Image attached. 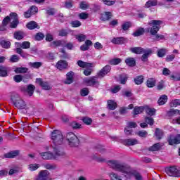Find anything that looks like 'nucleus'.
I'll use <instances>...</instances> for the list:
<instances>
[{
    "instance_id": "obj_52",
    "label": "nucleus",
    "mask_w": 180,
    "mask_h": 180,
    "mask_svg": "<svg viewBox=\"0 0 180 180\" xmlns=\"http://www.w3.org/2000/svg\"><path fill=\"white\" fill-rule=\"evenodd\" d=\"M58 36L60 37H65L68 36V30L65 29H61L58 31Z\"/></svg>"
},
{
    "instance_id": "obj_43",
    "label": "nucleus",
    "mask_w": 180,
    "mask_h": 180,
    "mask_svg": "<svg viewBox=\"0 0 180 180\" xmlns=\"http://www.w3.org/2000/svg\"><path fill=\"white\" fill-rule=\"evenodd\" d=\"M164 133L160 129L157 128L155 131V136L157 137L158 140H161L162 139Z\"/></svg>"
},
{
    "instance_id": "obj_7",
    "label": "nucleus",
    "mask_w": 180,
    "mask_h": 180,
    "mask_svg": "<svg viewBox=\"0 0 180 180\" xmlns=\"http://www.w3.org/2000/svg\"><path fill=\"white\" fill-rule=\"evenodd\" d=\"M51 148L53 149V155L56 157H64L65 155V152H64V148L61 145L58 146H52Z\"/></svg>"
},
{
    "instance_id": "obj_30",
    "label": "nucleus",
    "mask_w": 180,
    "mask_h": 180,
    "mask_svg": "<svg viewBox=\"0 0 180 180\" xmlns=\"http://www.w3.org/2000/svg\"><path fill=\"white\" fill-rule=\"evenodd\" d=\"M167 101H168V96L164 94L160 97V98L158 99V103L160 105H165V103H167Z\"/></svg>"
},
{
    "instance_id": "obj_57",
    "label": "nucleus",
    "mask_w": 180,
    "mask_h": 180,
    "mask_svg": "<svg viewBox=\"0 0 180 180\" xmlns=\"http://www.w3.org/2000/svg\"><path fill=\"white\" fill-rule=\"evenodd\" d=\"M136 134L139 137L146 138V137H147V136H148V132H147V131H139L136 132Z\"/></svg>"
},
{
    "instance_id": "obj_36",
    "label": "nucleus",
    "mask_w": 180,
    "mask_h": 180,
    "mask_svg": "<svg viewBox=\"0 0 180 180\" xmlns=\"http://www.w3.org/2000/svg\"><path fill=\"white\" fill-rule=\"evenodd\" d=\"M167 54V49H159L157 51L158 57L162 58Z\"/></svg>"
},
{
    "instance_id": "obj_12",
    "label": "nucleus",
    "mask_w": 180,
    "mask_h": 180,
    "mask_svg": "<svg viewBox=\"0 0 180 180\" xmlns=\"http://www.w3.org/2000/svg\"><path fill=\"white\" fill-rule=\"evenodd\" d=\"M49 176H50V172L48 170H41L35 180H49Z\"/></svg>"
},
{
    "instance_id": "obj_50",
    "label": "nucleus",
    "mask_w": 180,
    "mask_h": 180,
    "mask_svg": "<svg viewBox=\"0 0 180 180\" xmlns=\"http://www.w3.org/2000/svg\"><path fill=\"white\" fill-rule=\"evenodd\" d=\"M83 123L87 126H91L92 124V119L88 117H84L82 119Z\"/></svg>"
},
{
    "instance_id": "obj_5",
    "label": "nucleus",
    "mask_w": 180,
    "mask_h": 180,
    "mask_svg": "<svg viewBox=\"0 0 180 180\" xmlns=\"http://www.w3.org/2000/svg\"><path fill=\"white\" fill-rule=\"evenodd\" d=\"M83 82L86 86H95L98 88L101 85V83L98 81V77L95 76L84 79Z\"/></svg>"
},
{
    "instance_id": "obj_37",
    "label": "nucleus",
    "mask_w": 180,
    "mask_h": 180,
    "mask_svg": "<svg viewBox=\"0 0 180 180\" xmlns=\"http://www.w3.org/2000/svg\"><path fill=\"white\" fill-rule=\"evenodd\" d=\"M145 111L147 115L149 116H154L155 115V109L150 108L147 106H145Z\"/></svg>"
},
{
    "instance_id": "obj_22",
    "label": "nucleus",
    "mask_w": 180,
    "mask_h": 180,
    "mask_svg": "<svg viewBox=\"0 0 180 180\" xmlns=\"http://www.w3.org/2000/svg\"><path fill=\"white\" fill-rule=\"evenodd\" d=\"M26 36L23 31H16L13 34L14 39L16 40H22Z\"/></svg>"
},
{
    "instance_id": "obj_27",
    "label": "nucleus",
    "mask_w": 180,
    "mask_h": 180,
    "mask_svg": "<svg viewBox=\"0 0 180 180\" xmlns=\"http://www.w3.org/2000/svg\"><path fill=\"white\" fill-rule=\"evenodd\" d=\"M27 27L30 30H33L34 29H40V27L39 26V25H37V22H36L35 21L29 22L27 24Z\"/></svg>"
},
{
    "instance_id": "obj_16",
    "label": "nucleus",
    "mask_w": 180,
    "mask_h": 180,
    "mask_svg": "<svg viewBox=\"0 0 180 180\" xmlns=\"http://www.w3.org/2000/svg\"><path fill=\"white\" fill-rule=\"evenodd\" d=\"M77 65L79 67H81V68H92V67H95V65H94V63L84 62L82 60H78Z\"/></svg>"
},
{
    "instance_id": "obj_3",
    "label": "nucleus",
    "mask_w": 180,
    "mask_h": 180,
    "mask_svg": "<svg viewBox=\"0 0 180 180\" xmlns=\"http://www.w3.org/2000/svg\"><path fill=\"white\" fill-rule=\"evenodd\" d=\"M162 21L160 20H153L148 22L149 26H152L150 28H148V31L150 32V34L155 35L158 33L160 29H161V25Z\"/></svg>"
},
{
    "instance_id": "obj_33",
    "label": "nucleus",
    "mask_w": 180,
    "mask_h": 180,
    "mask_svg": "<svg viewBox=\"0 0 180 180\" xmlns=\"http://www.w3.org/2000/svg\"><path fill=\"white\" fill-rule=\"evenodd\" d=\"M158 4V0H149L146 3L145 8H151V6H157Z\"/></svg>"
},
{
    "instance_id": "obj_26",
    "label": "nucleus",
    "mask_w": 180,
    "mask_h": 180,
    "mask_svg": "<svg viewBox=\"0 0 180 180\" xmlns=\"http://www.w3.org/2000/svg\"><path fill=\"white\" fill-rule=\"evenodd\" d=\"M19 155V150H15L4 155L5 158H15Z\"/></svg>"
},
{
    "instance_id": "obj_19",
    "label": "nucleus",
    "mask_w": 180,
    "mask_h": 180,
    "mask_svg": "<svg viewBox=\"0 0 180 180\" xmlns=\"http://www.w3.org/2000/svg\"><path fill=\"white\" fill-rule=\"evenodd\" d=\"M125 41H127V39L124 37H115L111 39L112 44H124Z\"/></svg>"
},
{
    "instance_id": "obj_46",
    "label": "nucleus",
    "mask_w": 180,
    "mask_h": 180,
    "mask_svg": "<svg viewBox=\"0 0 180 180\" xmlns=\"http://www.w3.org/2000/svg\"><path fill=\"white\" fill-rule=\"evenodd\" d=\"M0 44L3 49H10L11 47V41H9L2 40L1 41Z\"/></svg>"
},
{
    "instance_id": "obj_44",
    "label": "nucleus",
    "mask_w": 180,
    "mask_h": 180,
    "mask_svg": "<svg viewBox=\"0 0 180 180\" xmlns=\"http://www.w3.org/2000/svg\"><path fill=\"white\" fill-rule=\"evenodd\" d=\"M14 71L15 74H25V72H27V68H16Z\"/></svg>"
},
{
    "instance_id": "obj_31",
    "label": "nucleus",
    "mask_w": 180,
    "mask_h": 180,
    "mask_svg": "<svg viewBox=\"0 0 180 180\" xmlns=\"http://www.w3.org/2000/svg\"><path fill=\"white\" fill-rule=\"evenodd\" d=\"M125 63L129 67H134L136 65V59L134 58H127L125 60Z\"/></svg>"
},
{
    "instance_id": "obj_62",
    "label": "nucleus",
    "mask_w": 180,
    "mask_h": 180,
    "mask_svg": "<svg viewBox=\"0 0 180 180\" xmlns=\"http://www.w3.org/2000/svg\"><path fill=\"white\" fill-rule=\"evenodd\" d=\"M43 39H44V34L41 32H38L35 35V40L40 41V40H43Z\"/></svg>"
},
{
    "instance_id": "obj_47",
    "label": "nucleus",
    "mask_w": 180,
    "mask_h": 180,
    "mask_svg": "<svg viewBox=\"0 0 180 180\" xmlns=\"http://www.w3.org/2000/svg\"><path fill=\"white\" fill-rule=\"evenodd\" d=\"M29 65L31 66L32 68H40V67H41V65H43V63L41 62H30L29 63Z\"/></svg>"
},
{
    "instance_id": "obj_60",
    "label": "nucleus",
    "mask_w": 180,
    "mask_h": 180,
    "mask_svg": "<svg viewBox=\"0 0 180 180\" xmlns=\"http://www.w3.org/2000/svg\"><path fill=\"white\" fill-rule=\"evenodd\" d=\"M89 94V90L88 89V88H84L80 91V95L82 96H88Z\"/></svg>"
},
{
    "instance_id": "obj_18",
    "label": "nucleus",
    "mask_w": 180,
    "mask_h": 180,
    "mask_svg": "<svg viewBox=\"0 0 180 180\" xmlns=\"http://www.w3.org/2000/svg\"><path fill=\"white\" fill-rule=\"evenodd\" d=\"M74 82V72L70 71L66 75V80L65 81V84L70 85V84H72Z\"/></svg>"
},
{
    "instance_id": "obj_59",
    "label": "nucleus",
    "mask_w": 180,
    "mask_h": 180,
    "mask_svg": "<svg viewBox=\"0 0 180 180\" xmlns=\"http://www.w3.org/2000/svg\"><path fill=\"white\" fill-rule=\"evenodd\" d=\"M19 60H20V58H19L18 56V55H13L10 58V62L11 63H18V61H19Z\"/></svg>"
},
{
    "instance_id": "obj_34",
    "label": "nucleus",
    "mask_w": 180,
    "mask_h": 180,
    "mask_svg": "<svg viewBox=\"0 0 180 180\" xmlns=\"http://www.w3.org/2000/svg\"><path fill=\"white\" fill-rule=\"evenodd\" d=\"M108 108L110 109V110H115L116 108H117V104L112 100H109L108 101Z\"/></svg>"
},
{
    "instance_id": "obj_20",
    "label": "nucleus",
    "mask_w": 180,
    "mask_h": 180,
    "mask_svg": "<svg viewBox=\"0 0 180 180\" xmlns=\"http://www.w3.org/2000/svg\"><path fill=\"white\" fill-rule=\"evenodd\" d=\"M124 144L125 146H136V144H139V141L136 139H127L124 140Z\"/></svg>"
},
{
    "instance_id": "obj_2",
    "label": "nucleus",
    "mask_w": 180,
    "mask_h": 180,
    "mask_svg": "<svg viewBox=\"0 0 180 180\" xmlns=\"http://www.w3.org/2000/svg\"><path fill=\"white\" fill-rule=\"evenodd\" d=\"M51 139L53 143L52 146H61L63 141H64V136L60 130H54L51 133Z\"/></svg>"
},
{
    "instance_id": "obj_24",
    "label": "nucleus",
    "mask_w": 180,
    "mask_h": 180,
    "mask_svg": "<svg viewBox=\"0 0 180 180\" xmlns=\"http://www.w3.org/2000/svg\"><path fill=\"white\" fill-rule=\"evenodd\" d=\"M56 67L58 70H65L68 67V63L65 60H59L56 64Z\"/></svg>"
},
{
    "instance_id": "obj_49",
    "label": "nucleus",
    "mask_w": 180,
    "mask_h": 180,
    "mask_svg": "<svg viewBox=\"0 0 180 180\" xmlns=\"http://www.w3.org/2000/svg\"><path fill=\"white\" fill-rule=\"evenodd\" d=\"M144 81L143 76H138L134 79V82L136 85H141Z\"/></svg>"
},
{
    "instance_id": "obj_23",
    "label": "nucleus",
    "mask_w": 180,
    "mask_h": 180,
    "mask_svg": "<svg viewBox=\"0 0 180 180\" xmlns=\"http://www.w3.org/2000/svg\"><path fill=\"white\" fill-rule=\"evenodd\" d=\"M8 72H9V68L0 65V77H8Z\"/></svg>"
},
{
    "instance_id": "obj_9",
    "label": "nucleus",
    "mask_w": 180,
    "mask_h": 180,
    "mask_svg": "<svg viewBox=\"0 0 180 180\" xmlns=\"http://www.w3.org/2000/svg\"><path fill=\"white\" fill-rule=\"evenodd\" d=\"M10 18L11 20H13L10 24V27L11 29H16L18 27V25H19V18L16 13H11Z\"/></svg>"
},
{
    "instance_id": "obj_63",
    "label": "nucleus",
    "mask_w": 180,
    "mask_h": 180,
    "mask_svg": "<svg viewBox=\"0 0 180 180\" xmlns=\"http://www.w3.org/2000/svg\"><path fill=\"white\" fill-rule=\"evenodd\" d=\"M15 82H20L23 79V76L21 75H17L13 77Z\"/></svg>"
},
{
    "instance_id": "obj_29",
    "label": "nucleus",
    "mask_w": 180,
    "mask_h": 180,
    "mask_svg": "<svg viewBox=\"0 0 180 180\" xmlns=\"http://www.w3.org/2000/svg\"><path fill=\"white\" fill-rule=\"evenodd\" d=\"M156 82H157L155 81V79H154V78H149L146 81V86H148V88H154V86H155Z\"/></svg>"
},
{
    "instance_id": "obj_4",
    "label": "nucleus",
    "mask_w": 180,
    "mask_h": 180,
    "mask_svg": "<svg viewBox=\"0 0 180 180\" xmlns=\"http://www.w3.org/2000/svg\"><path fill=\"white\" fill-rule=\"evenodd\" d=\"M66 140L70 147H78V146H79V139H78V137L72 132L66 134Z\"/></svg>"
},
{
    "instance_id": "obj_11",
    "label": "nucleus",
    "mask_w": 180,
    "mask_h": 180,
    "mask_svg": "<svg viewBox=\"0 0 180 180\" xmlns=\"http://www.w3.org/2000/svg\"><path fill=\"white\" fill-rule=\"evenodd\" d=\"M110 70H112V68L109 65H106L104 66L98 73V78H104L109 72H110Z\"/></svg>"
},
{
    "instance_id": "obj_45",
    "label": "nucleus",
    "mask_w": 180,
    "mask_h": 180,
    "mask_svg": "<svg viewBox=\"0 0 180 180\" xmlns=\"http://www.w3.org/2000/svg\"><path fill=\"white\" fill-rule=\"evenodd\" d=\"M109 176L111 180H122V177L115 172L110 173Z\"/></svg>"
},
{
    "instance_id": "obj_42",
    "label": "nucleus",
    "mask_w": 180,
    "mask_h": 180,
    "mask_svg": "<svg viewBox=\"0 0 180 180\" xmlns=\"http://www.w3.org/2000/svg\"><path fill=\"white\" fill-rule=\"evenodd\" d=\"M112 18V13L110 12H105L103 14L101 15L102 20H109Z\"/></svg>"
},
{
    "instance_id": "obj_55",
    "label": "nucleus",
    "mask_w": 180,
    "mask_h": 180,
    "mask_svg": "<svg viewBox=\"0 0 180 180\" xmlns=\"http://www.w3.org/2000/svg\"><path fill=\"white\" fill-rule=\"evenodd\" d=\"M70 126L71 127H72V129H75L82 128V125L75 121L72 122L70 123Z\"/></svg>"
},
{
    "instance_id": "obj_17",
    "label": "nucleus",
    "mask_w": 180,
    "mask_h": 180,
    "mask_svg": "<svg viewBox=\"0 0 180 180\" xmlns=\"http://www.w3.org/2000/svg\"><path fill=\"white\" fill-rule=\"evenodd\" d=\"M43 160H56V156L52 153L44 152L41 153Z\"/></svg>"
},
{
    "instance_id": "obj_8",
    "label": "nucleus",
    "mask_w": 180,
    "mask_h": 180,
    "mask_svg": "<svg viewBox=\"0 0 180 180\" xmlns=\"http://www.w3.org/2000/svg\"><path fill=\"white\" fill-rule=\"evenodd\" d=\"M13 103L15 108H17V109H28L26 102H25V101L22 100L20 98L13 99Z\"/></svg>"
},
{
    "instance_id": "obj_1",
    "label": "nucleus",
    "mask_w": 180,
    "mask_h": 180,
    "mask_svg": "<svg viewBox=\"0 0 180 180\" xmlns=\"http://www.w3.org/2000/svg\"><path fill=\"white\" fill-rule=\"evenodd\" d=\"M107 164L110 168L115 169V171L122 172L127 179L134 176L135 180H144L141 174L137 171L131 169L129 165L124 163H122L117 160H109L107 162Z\"/></svg>"
},
{
    "instance_id": "obj_35",
    "label": "nucleus",
    "mask_w": 180,
    "mask_h": 180,
    "mask_svg": "<svg viewBox=\"0 0 180 180\" xmlns=\"http://www.w3.org/2000/svg\"><path fill=\"white\" fill-rule=\"evenodd\" d=\"M120 78V84H122V85H124L126 82H127V79H129V76L126 74H122L119 76Z\"/></svg>"
},
{
    "instance_id": "obj_64",
    "label": "nucleus",
    "mask_w": 180,
    "mask_h": 180,
    "mask_svg": "<svg viewBox=\"0 0 180 180\" xmlns=\"http://www.w3.org/2000/svg\"><path fill=\"white\" fill-rule=\"evenodd\" d=\"M70 25H72V27H79L81 26L82 23L78 20L72 21L70 22Z\"/></svg>"
},
{
    "instance_id": "obj_25",
    "label": "nucleus",
    "mask_w": 180,
    "mask_h": 180,
    "mask_svg": "<svg viewBox=\"0 0 180 180\" xmlns=\"http://www.w3.org/2000/svg\"><path fill=\"white\" fill-rule=\"evenodd\" d=\"M130 51L134 53V54H143V52L146 51V49L141 47H134L130 48Z\"/></svg>"
},
{
    "instance_id": "obj_28",
    "label": "nucleus",
    "mask_w": 180,
    "mask_h": 180,
    "mask_svg": "<svg viewBox=\"0 0 180 180\" xmlns=\"http://www.w3.org/2000/svg\"><path fill=\"white\" fill-rule=\"evenodd\" d=\"M15 53H17V54H19L21 57H22V58H27L29 57V55L27 53L24 52L23 49H15Z\"/></svg>"
},
{
    "instance_id": "obj_40",
    "label": "nucleus",
    "mask_w": 180,
    "mask_h": 180,
    "mask_svg": "<svg viewBox=\"0 0 180 180\" xmlns=\"http://www.w3.org/2000/svg\"><path fill=\"white\" fill-rule=\"evenodd\" d=\"M161 148V144L160 143H155L153 146L148 148L149 151H158Z\"/></svg>"
},
{
    "instance_id": "obj_38",
    "label": "nucleus",
    "mask_w": 180,
    "mask_h": 180,
    "mask_svg": "<svg viewBox=\"0 0 180 180\" xmlns=\"http://www.w3.org/2000/svg\"><path fill=\"white\" fill-rule=\"evenodd\" d=\"M167 113L169 117H172V116H175V115H180V111L179 110L171 109L167 111Z\"/></svg>"
},
{
    "instance_id": "obj_39",
    "label": "nucleus",
    "mask_w": 180,
    "mask_h": 180,
    "mask_svg": "<svg viewBox=\"0 0 180 180\" xmlns=\"http://www.w3.org/2000/svg\"><path fill=\"white\" fill-rule=\"evenodd\" d=\"M75 39L79 41V43L82 42V41H85V40L86 39V35L84 34H79L75 35Z\"/></svg>"
},
{
    "instance_id": "obj_58",
    "label": "nucleus",
    "mask_w": 180,
    "mask_h": 180,
    "mask_svg": "<svg viewBox=\"0 0 180 180\" xmlns=\"http://www.w3.org/2000/svg\"><path fill=\"white\" fill-rule=\"evenodd\" d=\"M145 122L148 124H150V126H153V124H154V119H153V117H145Z\"/></svg>"
},
{
    "instance_id": "obj_53",
    "label": "nucleus",
    "mask_w": 180,
    "mask_h": 180,
    "mask_svg": "<svg viewBox=\"0 0 180 180\" xmlns=\"http://www.w3.org/2000/svg\"><path fill=\"white\" fill-rule=\"evenodd\" d=\"M104 5L107 6H112L116 4V0H101Z\"/></svg>"
},
{
    "instance_id": "obj_48",
    "label": "nucleus",
    "mask_w": 180,
    "mask_h": 180,
    "mask_svg": "<svg viewBox=\"0 0 180 180\" xmlns=\"http://www.w3.org/2000/svg\"><path fill=\"white\" fill-rule=\"evenodd\" d=\"M144 34V28H139L135 32L132 34L134 37H139V36H143Z\"/></svg>"
},
{
    "instance_id": "obj_54",
    "label": "nucleus",
    "mask_w": 180,
    "mask_h": 180,
    "mask_svg": "<svg viewBox=\"0 0 180 180\" xmlns=\"http://www.w3.org/2000/svg\"><path fill=\"white\" fill-rule=\"evenodd\" d=\"M44 167L46 169H56V168H57V165L56 164H49V163H46L45 165H44Z\"/></svg>"
},
{
    "instance_id": "obj_61",
    "label": "nucleus",
    "mask_w": 180,
    "mask_h": 180,
    "mask_svg": "<svg viewBox=\"0 0 180 180\" xmlns=\"http://www.w3.org/2000/svg\"><path fill=\"white\" fill-rule=\"evenodd\" d=\"M131 27V25L130 24V22H127L125 23H124L122 25V29L124 31L127 30L128 29H130V27Z\"/></svg>"
},
{
    "instance_id": "obj_56",
    "label": "nucleus",
    "mask_w": 180,
    "mask_h": 180,
    "mask_svg": "<svg viewBox=\"0 0 180 180\" xmlns=\"http://www.w3.org/2000/svg\"><path fill=\"white\" fill-rule=\"evenodd\" d=\"M179 105H180L179 99L172 100L170 103L171 108H176V106H179Z\"/></svg>"
},
{
    "instance_id": "obj_6",
    "label": "nucleus",
    "mask_w": 180,
    "mask_h": 180,
    "mask_svg": "<svg viewBox=\"0 0 180 180\" xmlns=\"http://www.w3.org/2000/svg\"><path fill=\"white\" fill-rule=\"evenodd\" d=\"M165 172L169 176L180 177V168L177 166H171L165 169Z\"/></svg>"
},
{
    "instance_id": "obj_13",
    "label": "nucleus",
    "mask_w": 180,
    "mask_h": 180,
    "mask_svg": "<svg viewBox=\"0 0 180 180\" xmlns=\"http://www.w3.org/2000/svg\"><path fill=\"white\" fill-rule=\"evenodd\" d=\"M15 49H21L22 50H27L30 47V42L27 41H25L22 43L15 42Z\"/></svg>"
},
{
    "instance_id": "obj_21",
    "label": "nucleus",
    "mask_w": 180,
    "mask_h": 180,
    "mask_svg": "<svg viewBox=\"0 0 180 180\" xmlns=\"http://www.w3.org/2000/svg\"><path fill=\"white\" fill-rule=\"evenodd\" d=\"M145 109H146L145 106H140V107L136 106L133 110L134 117H136V115H140L141 113H143Z\"/></svg>"
},
{
    "instance_id": "obj_10",
    "label": "nucleus",
    "mask_w": 180,
    "mask_h": 180,
    "mask_svg": "<svg viewBox=\"0 0 180 180\" xmlns=\"http://www.w3.org/2000/svg\"><path fill=\"white\" fill-rule=\"evenodd\" d=\"M36 83L42 87L44 91H50L51 89V85L48 82L44 81L41 78H37Z\"/></svg>"
},
{
    "instance_id": "obj_32",
    "label": "nucleus",
    "mask_w": 180,
    "mask_h": 180,
    "mask_svg": "<svg viewBox=\"0 0 180 180\" xmlns=\"http://www.w3.org/2000/svg\"><path fill=\"white\" fill-rule=\"evenodd\" d=\"M34 89H36V86L33 84H29L27 86V93L30 96H32L33 94H34Z\"/></svg>"
},
{
    "instance_id": "obj_51",
    "label": "nucleus",
    "mask_w": 180,
    "mask_h": 180,
    "mask_svg": "<svg viewBox=\"0 0 180 180\" xmlns=\"http://www.w3.org/2000/svg\"><path fill=\"white\" fill-rule=\"evenodd\" d=\"M40 168V165L39 164H30L28 166L30 171H36Z\"/></svg>"
},
{
    "instance_id": "obj_15",
    "label": "nucleus",
    "mask_w": 180,
    "mask_h": 180,
    "mask_svg": "<svg viewBox=\"0 0 180 180\" xmlns=\"http://www.w3.org/2000/svg\"><path fill=\"white\" fill-rule=\"evenodd\" d=\"M153 54V50L150 49H146L145 51L143 52V55L141 56V60L143 63H146L148 60V57Z\"/></svg>"
},
{
    "instance_id": "obj_14",
    "label": "nucleus",
    "mask_w": 180,
    "mask_h": 180,
    "mask_svg": "<svg viewBox=\"0 0 180 180\" xmlns=\"http://www.w3.org/2000/svg\"><path fill=\"white\" fill-rule=\"evenodd\" d=\"M167 141L169 146H174V144H180V134H177L176 136L170 135Z\"/></svg>"
},
{
    "instance_id": "obj_41",
    "label": "nucleus",
    "mask_w": 180,
    "mask_h": 180,
    "mask_svg": "<svg viewBox=\"0 0 180 180\" xmlns=\"http://www.w3.org/2000/svg\"><path fill=\"white\" fill-rule=\"evenodd\" d=\"M109 64L111 65H117V64H120L122 63V59L117 58L111 59L108 61Z\"/></svg>"
}]
</instances>
